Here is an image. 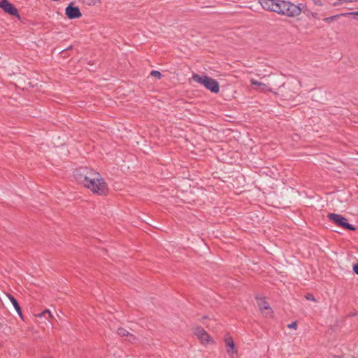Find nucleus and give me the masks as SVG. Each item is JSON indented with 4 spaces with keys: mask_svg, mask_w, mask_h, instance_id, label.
<instances>
[{
    "mask_svg": "<svg viewBox=\"0 0 358 358\" xmlns=\"http://www.w3.org/2000/svg\"><path fill=\"white\" fill-rule=\"evenodd\" d=\"M38 317H44L46 319H50L52 317V313H50V311L49 310H44L43 312H42L41 313H39L36 315Z\"/></svg>",
    "mask_w": 358,
    "mask_h": 358,
    "instance_id": "13",
    "label": "nucleus"
},
{
    "mask_svg": "<svg viewBox=\"0 0 358 358\" xmlns=\"http://www.w3.org/2000/svg\"><path fill=\"white\" fill-rule=\"evenodd\" d=\"M339 15H341V16L348 17V16L353 15V12L343 13H340Z\"/></svg>",
    "mask_w": 358,
    "mask_h": 358,
    "instance_id": "22",
    "label": "nucleus"
},
{
    "mask_svg": "<svg viewBox=\"0 0 358 358\" xmlns=\"http://www.w3.org/2000/svg\"><path fill=\"white\" fill-rule=\"evenodd\" d=\"M276 6L275 13L287 17H296L301 13L299 5H295L285 0H277Z\"/></svg>",
    "mask_w": 358,
    "mask_h": 358,
    "instance_id": "2",
    "label": "nucleus"
},
{
    "mask_svg": "<svg viewBox=\"0 0 358 358\" xmlns=\"http://www.w3.org/2000/svg\"><path fill=\"white\" fill-rule=\"evenodd\" d=\"M117 334L122 337H126L129 335V332L123 329V328H119L117 331Z\"/></svg>",
    "mask_w": 358,
    "mask_h": 358,
    "instance_id": "16",
    "label": "nucleus"
},
{
    "mask_svg": "<svg viewBox=\"0 0 358 358\" xmlns=\"http://www.w3.org/2000/svg\"><path fill=\"white\" fill-rule=\"evenodd\" d=\"M277 0H259V3L262 8L268 11L275 12Z\"/></svg>",
    "mask_w": 358,
    "mask_h": 358,
    "instance_id": "9",
    "label": "nucleus"
},
{
    "mask_svg": "<svg viewBox=\"0 0 358 358\" xmlns=\"http://www.w3.org/2000/svg\"><path fill=\"white\" fill-rule=\"evenodd\" d=\"M194 334L203 345H207L208 344L214 343L210 336L203 328L201 327H196L194 328Z\"/></svg>",
    "mask_w": 358,
    "mask_h": 358,
    "instance_id": "5",
    "label": "nucleus"
},
{
    "mask_svg": "<svg viewBox=\"0 0 358 358\" xmlns=\"http://www.w3.org/2000/svg\"><path fill=\"white\" fill-rule=\"evenodd\" d=\"M125 339L129 342L132 343L136 341V338L134 335L129 333V335L125 337Z\"/></svg>",
    "mask_w": 358,
    "mask_h": 358,
    "instance_id": "19",
    "label": "nucleus"
},
{
    "mask_svg": "<svg viewBox=\"0 0 358 358\" xmlns=\"http://www.w3.org/2000/svg\"><path fill=\"white\" fill-rule=\"evenodd\" d=\"M352 268H358V261L352 265Z\"/></svg>",
    "mask_w": 358,
    "mask_h": 358,
    "instance_id": "24",
    "label": "nucleus"
},
{
    "mask_svg": "<svg viewBox=\"0 0 358 358\" xmlns=\"http://www.w3.org/2000/svg\"><path fill=\"white\" fill-rule=\"evenodd\" d=\"M0 8L10 15L20 17L17 9L8 0H0Z\"/></svg>",
    "mask_w": 358,
    "mask_h": 358,
    "instance_id": "6",
    "label": "nucleus"
},
{
    "mask_svg": "<svg viewBox=\"0 0 358 358\" xmlns=\"http://www.w3.org/2000/svg\"><path fill=\"white\" fill-rule=\"evenodd\" d=\"M315 5L322 6V0H312Z\"/></svg>",
    "mask_w": 358,
    "mask_h": 358,
    "instance_id": "23",
    "label": "nucleus"
},
{
    "mask_svg": "<svg viewBox=\"0 0 358 358\" xmlns=\"http://www.w3.org/2000/svg\"><path fill=\"white\" fill-rule=\"evenodd\" d=\"M354 273L358 275V270H353Z\"/></svg>",
    "mask_w": 358,
    "mask_h": 358,
    "instance_id": "29",
    "label": "nucleus"
},
{
    "mask_svg": "<svg viewBox=\"0 0 358 358\" xmlns=\"http://www.w3.org/2000/svg\"><path fill=\"white\" fill-rule=\"evenodd\" d=\"M224 343L227 346V352L231 357L234 358L236 355L237 351L235 348V344L231 336H226L224 338Z\"/></svg>",
    "mask_w": 358,
    "mask_h": 358,
    "instance_id": "8",
    "label": "nucleus"
},
{
    "mask_svg": "<svg viewBox=\"0 0 358 358\" xmlns=\"http://www.w3.org/2000/svg\"><path fill=\"white\" fill-rule=\"evenodd\" d=\"M6 296H8V298L9 299V300L10 301V302L12 303V304L13 305L15 310L17 312V313L22 316V313H21V309H20V307L17 301V300L10 294H7Z\"/></svg>",
    "mask_w": 358,
    "mask_h": 358,
    "instance_id": "11",
    "label": "nucleus"
},
{
    "mask_svg": "<svg viewBox=\"0 0 358 358\" xmlns=\"http://www.w3.org/2000/svg\"><path fill=\"white\" fill-rule=\"evenodd\" d=\"M150 75L152 77L156 78L157 79H160L162 77V73L156 70H153L150 72Z\"/></svg>",
    "mask_w": 358,
    "mask_h": 358,
    "instance_id": "17",
    "label": "nucleus"
},
{
    "mask_svg": "<svg viewBox=\"0 0 358 358\" xmlns=\"http://www.w3.org/2000/svg\"><path fill=\"white\" fill-rule=\"evenodd\" d=\"M76 181L99 195H106L108 189L99 173L88 167H80L74 172Z\"/></svg>",
    "mask_w": 358,
    "mask_h": 358,
    "instance_id": "1",
    "label": "nucleus"
},
{
    "mask_svg": "<svg viewBox=\"0 0 358 358\" xmlns=\"http://www.w3.org/2000/svg\"><path fill=\"white\" fill-rule=\"evenodd\" d=\"M312 15H313V17L316 18L317 16V14L316 13H313Z\"/></svg>",
    "mask_w": 358,
    "mask_h": 358,
    "instance_id": "28",
    "label": "nucleus"
},
{
    "mask_svg": "<svg viewBox=\"0 0 358 358\" xmlns=\"http://www.w3.org/2000/svg\"><path fill=\"white\" fill-rule=\"evenodd\" d=\"M354 1H358V0H338L336 2L334 3V6L341 5L345 2H354Z\"/></svg>",
    "mask_w": 358,
    "mask_h": 358,
    "instance_id": "18",
    "label": "nucleus"
},
{
    "mask_svg": "<svg viewBox=\"0 0 358 358\" xmlns=\"http://www.w3.org/2000/svg\"><path fill=\"white\" fill-rule=\"evenodd\" d=\"M192 78L194 81L203 85L206 89L213 93H218L220 91L219 83L207 76H199V74L194 73Z\"/></svg>",
    "mask_w": 358,
    "mask_h": 358,
    "instance_id": "3",
    "label": "nucleus"
},
{
    "mask_svg": "<svg viewBox=\"0 0 358 358\" xmlns=\"http://www.w3.org/2000/svg\"><path fill=\"white\" fill-rule=\"evenodd\" d=\"M251 85L257 86L261 88L262 90L264 91L267 89V86L266 84L260 83L256 80H251Z\"/></svg>",
    "mask_w": 358,
    "mask_h": 358,
    "instance_id": "12",
    "label": "nucleus"
},
{
    "mask_svg": "<svg viewBox=\"0 0 358 358\" xmlns=\"http://www.w3.org/2000/svg\"><path fill=\"white\" fill-rule=\"evenodd\" d=\"M357 176H358V173H357Z\"/></svg>",
    "mask_w": 358,
    "mask_h": 358,
    "instance_id": "31",
    "label": "nucleus"
},
{
    "mask_svg": "<svg viewBox=\"0 0 358 358\" xmlns=\"http://www.w3.org/2000/svg\"><path fill=\"white\" fill-rule=\"evenodd\" d=\"M305 298L307 299V300H309V301H317V300L315 299V298L314 297V296L310 294V293H308L307 294L305 295Z\"/></svg>",
    "mask_w": 358,
    "mask_h": 358,
    "instance_id": "20",
    "label": "nucleus"
},
{
    "mask_svg": "<svg viewBox=\"0 0 358 358\" xmlns=\"http://www.w3.org/2000/svg\"><path fill=\"white\" fill-rule=\"evenodd\" d=\"M341 17V15L339 14H337V15H332V16H330V17H326L324 19V21L327 23H330L331 22H332L333 20H337L338 19L339 17Z\"/></svg>",
    "mask_w": 358,
    "mask_h": 358,
    "instance_id": "15",
    "label": "nucleus"
},
{
    "mask_svg": "<svg viewBox=\"0 0 358 358\" xmlns=\"http://www.w3.org/2000/svg\"><path fill=\"white\" fill-rule=\"evenodd\" d=\"M186 169H187L186 167H180V173L184 174Z\"/></svg>",
    "mask_w": 358,
    "mask_h": 358,
    "instance_id": "25",
    "label": "nucleus"
},
{
    "mask_svg": "<svg viewBox=\"0 0 358 358\" xmlns=\"http://www.w3.org/2000/svg\"><path fill=\"white\" fill-rule=\"evenodd\" d=\"M65 13L68 18L71 20L79 18L82 15L79 8L77 6H73V3H70L66 8Z\"/></svg>",
    "mask_w": 358,
    "mask_h": 358,
    "instance_id": "7",
    "label": "nucleus"
},
{
    "mask_svg": "<svg viewBox=\"0 0 358 358\" xmlns=\"http://www.w3.org/2000/svg\"><path fill=\"white\" fill-rule=\"evenodd\" d=\"M288 328L289 329H296V327H297V323L296 322H292L291 324H289L287 325Z\"/></svg>",
    "mask_w": 358,
    "mask_h": 358,
    "instance_id": "21",
    "label": "nucleus"
},
{
    "mask_svg": "<svg viewBox=\"0 0 358 358\" xmlns=\"http://www.w3.org/2000/svg\"><path fill=\"white\" fill-rule=\"evenodd\" d=\"M256 299L257 301L258 306L262 313L265 310H267L268 313H272L271 308L270 307L268 302L265 301L264 297L256 296Z\"/></svg>",
    "mask_w": 358,
    "mask_h": 358,
    "instance_id": "10",
    "label": "nucleus"
},
{
    "mask_svg": "<svg viewBox=\"0 0 358 358\" xmlns=\"http://www.w3.org/2000/svg\"><path fill=\"white\" fill-rule=\"evenodd\" d=\"M353 16L355 17V18H357L358 17V11L353 12Z\"/></svg>",
    "mask_w": 358,
    "mask_h": 358,
    "instance_id": "26",
    "label": "nucleus"
},
{
    "mask_svg": "<svg viewBox=\"0 0 358 358\" xmlns=\"http://www.w3.org/2000/svg\"><path fill=\"white\" fill-rule=\"evenodd\" d=\"M334 358H341L340 357H335Z\"/></svg>",
    "mask_w": 358,
    "mask_h": 358,
    "instance_id": "30",
    "label": "nucleus"
},
{
    "mask_svg": "<svg viewBox=\"0 0 358 358\" xmlns=\"http://www.w3.org/2000/svg\"><path fill=\"white\" fill-rule=\"evenodd\" d=\"M182 179H183V182H187V183L188 182L187 178L185 175L182 176Z\"/></svg>",
    "mask_w": 358,
    "mask_h": 358,
    "instance_id": "27",
    "label": "nucleus"
},
{
    "mask_svg": "<svg viewBox=\"0 0 358 358\" xmlns=\"http://www.w3.org/2000/svg\"><path fill=\"white\" fill-rule=\"evenodd\" d=\"M80 1L87 6H94L98 3H100L101 0H80Z\"/></svg>",
    "mask_w": 358,
    "mask_h": 358,
    "instance_id": "14",
    "label": "nucleus"
},
{
    "mask_svg": "<svg viewBox=\"0 0 358 358\" xmlns=\"http://www.w3.org/2000/svg\"><path fill=\"white\" fill-rule=\"evenodd\" d=\"M327 217L331 221L334 222L338 226L341 227L345 229L350 231L356 230V227L355 226L348 223V220L339 214L329 213Z\"/></svg>",
    "mask_w": 358,
    "mask_h": 358,
    "instance_id": "4",
    "label": "nucleus"
}]
</instances>
